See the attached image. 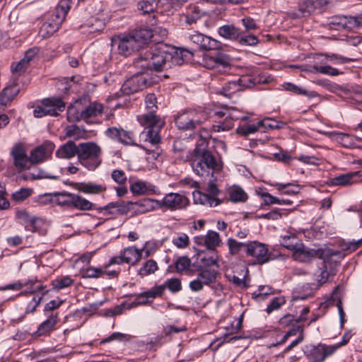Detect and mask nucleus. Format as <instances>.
<instances>
[{"label": "nucleus", "mask_w": 362, "mask_h": 362, "mask_svg": "<svg viewBox=\"0 0 362 362\" xmlns=\"http://www.w3.org/2000/svg\"><path fill=\"white\" fill-rule=\"evenodd\" d=\"M282 125V122L277 121L270 117H267L259 121V126H261L262 132H265L269 129H280Z\"/></svg>", "instance_id": "obj_49"}, {"label": "nucleus", "mask_w": 362, "mask_h": 362, "mask_svg": "<svg viewBox=\"0 0 362 362\" xmlns=\"http://www.w3.org/2000/svg\"><path fill=\"white\" fill-rule=\"evenodd\" d=\"M149 52L151 71L159 72L170 69L173 66L171 61L172 54L170 53L169 48Z\"/></svg>", "instance_id": "obj_11"}, {"label": "nucleus", "mask_w": 362, "mask_h": 362, "mask_svg": "<svg viewBox=\"0 0 362 362\" xmlns=\"http://www.w3.org/2000/svg\"><path fill=\"white\" fill-rule=\"evenodd\" d=\"M175 120V124L179 129L192 131L206 120V115L203 112L188 110L178 113Z\"/></svg>", "instance_id": "obj_6"}, {"label": "nucleus", "mask_w": 362, "mask_h": 362, "mask_svg": "<svg viewBox=\"0 0 362 362\" xmlns=\"http://www.w3.org/2000/svg\"><path fill=\"white\" fill-rule=\"evenodd\" d=\"M334 138L336 142L345 148L356 147V141H358V138L354 136L353 135L342 132L334 133Z\"/></svg>", "instance_id": "obj_39"}, {"label": "nucleus", "mask_w": 362, "mask_h": 362, "mask_svg": "<svg viewBox=\"0 0 362 362\" xmlns=\"http://www.w3.org/2000/svg\"><path fill=\"white\" fill-rule=\"evenodd\" d=\"M78 162L88 170H95L102 163V149L94 142L78 144Z\"/></svg>", "instance_id": "obj_5"}, {"label": "nucleus", "mask_w": 362, "mask_h": 362, "mask_svg": "<svg viewBox=\"0 0 362 362\" xmlns=\"http://www.w3.org/2000/svg\"><path fill=\"white\" fill-rule=\"evenodd\" d=\"M18 92L19 88L16 85L4 88L0 93V108L11 102Z\"/></svg>", "instance_id": "obj_37"}, {"label": "nucleus", "mask_w": 362, "mask_h": 362, "mask_svg": "<svg viewBox=\"0 0 362 362\" xmlns=\"http://www.w3.org/2000/svg\"><path fill=\"white\" fill-rule=\"evenodd\" d=\"M132 339V336L127 334H123L120 332H114L110 334L109 337L101 341V344L108 343L110 341L117 340L119 341H129Z\"/></svg>", "instance_id": "obj_58"}, {"label": "nucleus", "mask_w": 362, "mask_h": 362, "mask_svg": "<svg viewBox=\"0 0 362 362\" xmlns=\"http://www.w3.org/2000/svg\"><path fill=\"white\" fill-rule=\"evenodd\" d=\"M351 16L337 15L328 19L327 28L334 30H351Z\"/></svg>", "instance_id": "obj_24"}, {"label": "nucleus", "mask_w": 362, "mask_h": 362, "mask_svg": "<svg viewBox=\"0 0 362 362\" xmlns=\"http://www.w3.org/2000/svg\"><path fill=\"white\" fill-rule=\"evenodd\" d=\"M202 16V13L196 6L189 8L186 15V23L191 25L197 22Z\"/></svg>", "instance_id": "obj_55"}, {"label": "nucleus", "mask_w": 362, "mask_h": 362, "mask_svg": "<svg viewBox=\"0 0 362 362\" xmlns=\"http://www.w3.org/2000/svg\"><path fill=\"white\" fill-rule=\"evenodd\" d=\"M362 244V238L357 241L354 242H348V243H344L341 244V251L339 250V252H341L343 254H344V257L346 256V252L347 253H351L354 251H356Z\"/></svg>", "instance_id": "obj_61"}, {"label": "nucleus", "mask_w": 362, "mask_h": 362, "mask_svg": "<svg viewBox=\"0 0 362 362\" xmlns=\"http://www.w3.org/2000/svg\"><path fill=\"white\" fill-rule=\"evenodd\" d=\"M150 60V52L146 51L144 53L140 54L134 59V65L136 68L140 69L144 71H151Z\"/></svg>", "instance_id": "obj_41"}, {"label": "nucleus", "mask_w": 362, "mask_h": 362, "mask_svg": "<svg viewBox=\"0 0 362 362\" xmlns=\"http://www.w3.org/2000/svg\"><path fill=\"white\" fill-rule=\"evenodd\" d=\"M105 134L112 139L117 140L125 145H134V135L132 132L126 131L122 128L110 127Z\"/></svg>", "instance_id": "obj_17"}, {"label": "nucleus", "mask_w": 362, "mask_h": 362, "mask_svg": "<svg viewBox=\"0 0 362 362\" xmlns=\"http://www.w3.org/2000/svg\"><path fill=\"white\" fill-rule=\"evenodd\" d=\"M245 117L240 115V112L235 107H229L228 115L224 122L214 125V127L217 132L227 131L231 129L233 126V122L238 119H243Z\"/></svg>", "instance_id": "obj_28"}, {"label": "nucleus", "mask_w": 362, "mask_h": 362, "mask_svg": "<svg viewBox=\"0 0 362 362\" xmlns=\"http://www.w3.org/2000/svg\"><path fill=\"white\" fill-rule=\"evenodd\" d=\"M237 41L240 45L245 46H255L259 43L257 37L254 35L241 34Z\"/></svg>", "instance_id": "obj_60"}, {"label": "nucleus", "mask_w": 362, "mask_h": 362, "mask_svg": "<svg viewBox=\"0 0 362 362\" xmlns=\"http://www.w3.org/2000/svg\"><path fill=\"white\" fill-rule=\"evenodd\" d=\"M146 107L150 110L149 113L138 116V121L141 126L147 129L145 141L154 146L153 149H148L144 146L143 148L148 155H151L153 159H157L160 155L158 145L160 142V131L165 124L164 119L155 114L157 107V98L154 93H148L145 98Z\"/></svg>", "instance_id": "obj_1"}, {"label": "nucleus", "mask_w": 362, "mask_h": 362, "mask_svg": "<svg viewBox=\"0 0 362 362\" xmlns=\"http://www.w3.org/2000/svg\"><path fill=\"white\" fill-rule=\"evenodd\" d=\"M139 49L140 47L130 33L118 37L117 50L119 54L129 56Z\"/></svg>", "instance_id": "obj_19"}, {"label": "nucleus", "mask_w": 362, "mask_h": 362, "mask_svg": "<svg viewBox=\"0 0 362 362\" xmlns=\"http://www.w3.org/2000/svg\"><path fill=\"white\" fill-rule=\"evenodd\" d=\"M103 105L99 103H90L83 110L78 112L74 107H69L67 110V119L70 122L83 120L86 123H92V118L101 115L103 112Z\"/></svg>", "instance_id": "obj_7"}, {"label": "nucleus", "mask_w": 362, "mask_h": 362, "mask_svg": "<svg viewBox=\"0 0 362 362\" xmlns=\"http://www.w3.org/2000/svg\"><path fill=\"white\" fill-rule=\"evenodd\" d=\"M151 84L148 78L141 74H136L126 80L121 87V91L124 95H132L143 90Z\"/></svg>", "instance_id": "obj_13"}, {"label": "nucleus", "mask_w": 362, "mask_h": 362, "mask_svg": "<svg viewBox=\"0 0 362 362\" xmlns=\"http://www.w3.org/2000/svg\"><path fill=\"white\" fill-rule=\"evenodd\" d=\"M158 269L157 262L153 259L147 260L139 271L141 276H147L153 274Z\"/></svg>", "instance_id": "obj_52"}, {"label": "nucleus", "mask_w": 362, "mask_h": 362, "mask_svg": "<svg viewBox=\"0 0 362 362\" xmlns=\"http://www.w3.org/2000/svg\"><path fill=\"white\" fill-rule=\"evenodd\" d=\"M217 271L211 268L202 269L198 274V277L204 284H209L215 281Z\"/></svg>", "instance_id": "obj_48"}, {"label": "nucleus", "mask_w": 362, "mask_h": 362, "mask_svg": "<svg viewBox=\"0 0 362 362\" xmlns=\"http://www.w3.org/2000/svg\"><path fill=\"white\" fill-rule=\"evenodd\" d=\"M74 280L69 276H60L52 281L53 288L56 290H60L71 286Z\"/></svg>", "instance_id": "obj_50"}, {"label": "nucleus", "mask_w": 362, "mask_h": 362, "mask_svg": "<svg viewBox=\"0 0 362 362\" xmlns=\"http://www.w3.org/2000/svg\"><path fill=\"white\" fill-rule=\"evenodd\" d=\"M301 242L295 234H291L281 237V245L293 252Z\"/></svg>", "instance_id": "obj_43"}, {"label": "nucleus", "mask_w": 362, "mask_h": 362, "mask_svg": "<svg viewBox=\"0 0 362 362\" xmlns=\"http://www.w3.org/2000/svg\"><path fill=\"white\" fill-rule=\"evenodd\" d=\"M70 9V6L66 1H62L56 9V18L57 20H64L66 15Z\"/></svg>", "instance_id": "obj_64"}, {"label": "nucleus", "mask_w": 362, "mask_h": 362, "mask_svg": "<svg viewBox=\"0 0 362 362\" xmlns=\"http://www.w3.org/2000/svg\"><path fill=\"white\" fill-rule=\"evenodd\" d=\"M47 115L57 116L58 111L62 112L65 108V103L59 98H45L42 100Z\"/></svg>", "instance_id": "obj_23"}, {"label": "nucleus", "mask_w": 362, "mask_h": 362, "mask_svg": "<svg viewBox=\"0 0 362 362\" xmlns=\"http://www.w3.org/2000/svg\"><path fill=\"white\" fill-rule=\"evenodd\" d=\"M246 255L255 259L252 264L262 265L272 259L267 245L258 241L247 243Z\"/></svg>", "instance_id": "obj_10"}, {"label": "nucleus", "mask_w": 362, "mask_h": 362, "mask_svg": "<svg viewBox=\"0 0 362 362\" xmlns=\"http://www.w3.org/2000/svg\"><path fill=\"white\" fill-rule=\"evenodd\" d=\"M185 160L189 162L193 171L199 177L212 175L221 168L218 160L209 149L207 139L202 136L194 148L187 152Z\"/></svg>", "instance_id": "obj_2"}, {"label": "nucleus", "mask_w": 362, "mask_h": 362, "mask_svg": "<svg viewBox=\"0 0 362 362\" xmlns=\"http://www.w3.org/2000/svg\"><path fill=\"white\" fill-rule=\"evenodd\" d=\"M286 303V299L284 296H278L274 297L270 303L267 305L266 311L268 314H270L274 310H279L281 305Z\"/></svg>", "instance_id": "obj_57"}, {"label": "nucleus", "mask_w": 362, "mask_h": 362, "mask_svg": "<svg viewBox=\"0 0 362 362\" xmlns=\"http://www.w3.org/2000/svg\"><path fill=\"white\" fill-rule=\"evenodd\" d=\"M160 207H165L170 211L182 210L186 209L189 204V199L179 193L170 192L158 201Z\"/></svg>", "instance_id": "obj_12"}, {"label": "nucleus", "mask_w": 362, "mask_h": 362, "mask_svg": "<svg viewBox=\"0 0 362 362\" xmlns=\"http://www.w3.org/2000/svg\"><path fill=\"white\" fill-rule=\"evenodd\" d=\"M293 257L296 260L306 262L317 257L325 263H329L334 257H337V261L344 258V254L330 248H320L317 250L310 249L305 247L301 242L293 252Z\"/></svg>", "instance_id": "obj_4"}, {"label": "nucleus", "mask_w": 362, "mask_h": 362, "mask_svg": "<svg viewBox=\"0 0 362 362\" xmlns=\"http://www.w3.org/2000/svg\"><path fill=\"white\" fill-rule=\"evenodd\" d=\"M32 194L30 188H21L12 194V199L16 202H21L28 199Z\"/></svg>", "instance_id": "obj_59"}, {"label": "nucleus", "mask_w": 362, "mask_h": 362, "mask_svg": "<svg viewBox=\"0 0 362 362\" xmlns=\"http://www.w3.org/2000/svg\"><path fill=\"white\" fill-rule=\"evenodd\" d=\"M99 210L105 211V214L124 215L128 213L130 208L119 202H111L104 207H100Z\"/></svg>", "instance_id": "obj_38"}, {"label": "nucleus", "mask_w": 362, "mask_h": 362, "mask_svg": "<svg viewBox=\"0 0 362 362\" xmlns=\"http://www.w3.org/2000/svg\"><path fill=\"white\" fill-rule=\"evenodd\" d=\"M327 0H303L299 3V11L303 16L313 13H320Z\"/></svg>", "instance_id": "obj_20"}, {"label": "nucleus", "mask_w": 362, "mask_h": 362, "mask_svg": "<svg viewBox=\"0 0 362 362\" xmlns=\"http://www.w3.org/2000/svg\"><path fill=\"white\" fill-rule=\"evenodd\" d=\"M215 52L206 54L204 57V66L207 69H214L219 71L230 69L232 65V58L225 52L216 49Z\"/></svg>", "instance_id": "obj_9"}, {"label": "nucleus", "mask_w": 362, "mask_h": 362, "mask_svg": "<svg viewBox=\"0 0 362 362\" xmlns=\"http://www.w3.org/2000/svg\"><path fill=\"white\" fill-rule=\"evenodd\" d=\"M59 321L58 314H52L43 321L33 333L34 337L49 336L52 332L57 329V325Z\"/></svg>", "instance_id": "obj_22"}, {"label": "nucleus", "mask_w": 362, "mask_h": 362, "mask_svg": "<svg viewBox=\"0 0 362 362\" xmlns=\"http://www.w3.org/2000/svg\"><path fill=\"white\" fill-rule=\"evenodd\" d=\"M78 144L76 145L73 141H68L56 151V156L61 159H71L76 156H78Z\"/></svg>", "instance_id": "obj_26"}, {"label": "nucleus", "mask_w": 362, "mask_h": 362, "mask_svg": "<svg viewBox=\"0 0 362 362\" xmlns=\"http://www.w3.org/2000/svg\"><path fill=\"white\" fill-rule=\"evenodd\" d=\"M52 177L45 172L37 170L35 172L25 173L22 175L24 180H35L43 178Z\"/></svg>", "instance_id": "obj_63"}, {"label": "nucleus", "mask_w": 362, "mask_h": 362, "mask_svg": "<svg viewBox=\"0 0 362 362\" xmlns=\"http://www.w3.org/2000/svg\"><path fill=\"white\" fill-rule=\"evenodd\" d=\"M62 23V20H57L54 23H44L40 29V35L44 38L51 36L58 30Z\"/></svg>", "instance_id": "obj_42"}, {"label": "nucleus", "mask_w": 362, "mask_h": 362, "mask_svg": "<svg viewBox=\"0 0 362 362\" xmlns=\"http://www.w3.org/2000/svg\"><path fill=\"white\" fill-rule=\"evenodd\" d=\"M160 0H144L139 3V9L144 13H157L164 14Z\"/></svg>", "instance_id": "obj_32"}, {"label": "nucleus", "mask_w": 362, "mask_h": 362, "mask_svg": "<svg viewBox=\"0 0 362 362\" xmlns=\"http://www.w3.org/2000/svg\"><path fill=\"white\" fill-rule=\"evenodd\" d=\"M229 199L233 202H245L247 199V195L240 187H235L230 192Z\"/></svg>", "instance_id": "obj_56"}, {"label": "nucleus", "mask_w": 362, "mask_h": 362, "mask_svg": "<svg viewBox=\"0 0 362 362\" xmlns=\"http://www.w3.org/2000/svg\"><path fill=\"white\" fill-rule=\"evenodd\" d=\"M170 53L172 54V64L173 66L176 65H181L185 62H189L192 59L194 52L189 49L185 48H169Z\"/></svg>", "instance_id": "obj_27"}, {"label": "nucleus", "mask_w": 362, "mask_h": 362, "mask_svg": "<svg viewBox=\"0 0 362 362\" xmlns=\"http://www.w3.org/2000/svg\"><path fill=\"white\" fill-rule=\"evenodd\" d=\"M337 257H334L332 261L331 262H329V264H332L333 262L334 263H337V262H339L341 260L339 261H337ZM324 265L323 267H322L320 270V274L317 276V282H318V285L317 286H322V284H324L325 283H326L329 279L331 277V276H334L335 273L334 272H332V271H330V272H328L327 271V264L328 263H325L324 262Z\"/></svg>", "instance_id": "obj_45"}, {"label": "nucleus", "mask_w": 362, "mask_h": 362, "mask_svg": "<svg viewBox=\"0 0 362 362\" xmlns=\"http://www.w3.org/2000/svg\"><path fill=\"white\" fill-rule=\"evenodd\" d=\"M130 189L134 194H144L148 191V187L144 182L136 181L131 185Z\"/></svg>", "instance_id": "obj_62"}, {"label": "nucleus", "mask_w": 362, "mask_h": 362, "mask_svg": "<svg viewBox=\"0 0 362 362\" xmlns=\"http://www.w3.org/2000/svg\"><path fill=\"white\" fill-rule=\"evenodd\" d=\"M359 172H353L346 174H341L336 176L329 180V185L332 186H349L357 182Z\"/></svg>", "instance_id": "obj_29"}, {"label": "nucleus", "mask_w": 362, "mask_h": 362, "mask_svg": "<svg viewBox=\"0 0 362 362\" xmlns=\"http://www.w3.org/2000/svg\"><path fill=\"white\" fill-rule=\"evenodd\" d=\"M243 327V316H241L237 324L234 325L233 323L229 327H226V333L223 334V341L224 342H230L233 341H236L238 339H240L243 338L241 335H236V336H232L235 334L238 333V332L240 330V329Z\"/></svg>", "instance_id": "obj_36"}, {"label": "nucleus", "mask_w": 362, "mask_h": 362, "mask_svg": "<svg viewBox=\"0 0 362 362\" xmlns=\"http://www.w3.org/2000/svg\"><path fill=\"white\" fill-rule=\"evenodd\" d=\"M130 34L140 48L147 44L153 36V30L146 28L136 29Z\"/></svg>", "instance_id": "obj_31"}, {"label": "nucleus", "mask_w": 362, "mask_h": 362, "mask_svg": "<svg viewBox=\"0 0 362 362\" xmlns=\"http://www.w3.org/2000/svg\"><path fill=\"white\" fill-rule=\"evenodd\" d=\"M175 265L177 272H188L191 266V259L187 256L180 257L176 260Z\"/></svg>", "instance_id": "obj_54"}, {"label": "nucleus", "mask_w": 362, "mask_h": 362, "mask_svg": "<svg viewBox=\"0 0 362 362\" xmlns=\"http://www.w3.org/2000/svg\"><path fill=\"white\" fill-rule=\"evenodd\" d=\"M189 38L192 42L204 50L218 49L221 45V42L218 40L197 31L190 35Z\"/></svg>", "instance_id": "obj_16"}, {"label": "nucleus", "mask_w": 362, "mask_h": 362, "mask_svg": "<svg viewBox=\"0 0 362 362\" xmlns=\"http://www.w3.org/2000/svg\"><path fill=\"white\" fill-rule=\"evenodd\" d=\"M106 272V269L103 267H89L86 268L82 272V277L83 278H100L102 277L105 273Z\"/></svg>", "instance_id": "obj_51"}, {"label": "nucleus", "mask_w": 362, "mask_h": 362, "mask_svg": "<svg viewBox=\"0 0 362 362\" xmlns=\"http://www.w3.org/2000/svg\"><path fill=\"white\" fill-rule=\"evenodd\" d=\"M218 33L223 38L233 41H237L242 34L241 30L233 24L221 26Z\"/></svg>", "instance_id": "obj_35"}, {"label": "nucleus", "mask_w": 362, "mask_h": 362, "mask_svg": "<svg viewBox=\"0 0 362 362\" xmlns=\"http://www.w3.org/2000/svg\"><path fill=\"white\" fill-rule=\"evenodd\" d=\"M11 156L13 160V165L18 172L24 170L30 162L29 156L23 144H16L11 148Z\"/></svg>", "instance_id": "obj_15"}, {"label": "nucleus", "mask_w": 362, "mask_h": 362, "mask_svg": "<svg viewBox=\"0 0 362 362\" xmlns=\"http://www.w3.org/2000/svg\"><path fill=\"white\" fill-rule=\"evenodd\" d=\"M75 188L85 194H98L106 191L105 185L93 182H79L75 184Z\"/></svg>", "instance_id": "obj_33"}, {"label": "nucleus", "mask_w": 362, "mask_h": 362, "mask_svg": "<svg viewBox=\"0 0 362 362\" xmlns=\"http://www.w3.org/2000/svg\"><path fill=\"white\" fill-rule=\"evenodd\" d=\"M44 203L50 202L65 209H76L80 211L91 210L94 204L79 194L66 191L45 194Z\"/></svg>", "instance_id": "obj_3"}, {"label": "nucleus", "mask_w": 362, "mask_h": 362, "mask_svg": "<svg viewBox=\"0 0 362 362\" xmlns=\"http://www.w3.org/2000/svg\"><path fill=\"white\" fill-rule=\"evenodd\" d=\"M242 82L243 80L240 78L238 81H228L217 93L230 98L235 93L243 90Z\"/></svg>", "instance_id": "obj_34"}, {"label": "nucleus", "mask_w": 362, "mask_h": 362, "mask_svg": "<svg viewBox=\"0 0 362 362\" xmlns=\"http://www.w3.org/2000/svg\"><path fill=\"white\" fill-rule=\"evenodd\" d=\"M275 187L277 190L283 194H297L300 191L299 185H293L292 183H276Z\"/></svg>", "instance_id": "obj_47"}, {"label": "nucleus", "mask_w": 362, "mask_h": 362, "mask_svg": "<svg viewBox=\"0 0 362 362\" xmlns=\"http://www.w3.org/2000/svg\"><path fill=\"white\" fill-rule=\"evenodd\" d=\"M128 205L132 206L134 215L145 214L153 208L151 199H142L136 202H129Z\"/></svg>", "instance_id": "obj_40"}, {"label": "nucleus", "mask_w": 362, "mask_h": 362, "mask_svg": "<svg viewBox=\"0 0 362 362\" xmlns=\"http://www.w3.org/2000/svg\"><path fill=\"white\" fill-rule=\"evenodd\" d=\"M337 349L334 346H326L324 344L314 346L307 354L311 362H322L325 358L334 353Z\"/></svg>", "instance_id": "obj_21"}, {"label": "nucleus", "mask_w": 362, "mask_h": 362, "mask_svg": "<svg viewBox=\"0 0 362 362\" xmlns=\"http://www.w3.org/2000/svg\"><path fill=\"white\" fill-rule=\"evenodd\" d=\"M156 296H136L134 300L129 299L128 300L115 307L113 310H110L112 315H119L123 310L131 309L139 305H145L150 303L148 298L153 299Z\"/></svg>", "instance_id": "obj_18"}, {"label": "nucleus", "mask_w": 362, "mask_h": 362, "mask_svg": "<svg viewBox=\"0 0 362 362\" xmlns=\"http://www.w3.org/2000/svg\"><path fill=\"white\" fill-rule=\"evenodd\" d=\"M206 193L200 191L193 192V198L195 204H199L209 207L216 206L222 203V200L218 197L221 191L216 184L209 181L206 188Z\"/></svg>", "instance_id": "obj_8"}, {"label": "nucleus", "mask_w": 362, "mask_h": 362, "mask_svg": "<svg viewBox=\"0 0 362 362\" xmlns=\"http://www.w3.org/2000/svg\"><path fill=\"white\" fill-rule=\"evenodd\" d=\"M221 243V238L219 234L213 230H209L205 238L204 245L208 249L214 250Z\"/></svg>", "instance_id": "obj_46"}, {"label": "nucleus", "mask_w": 362, "mask_h": 362, "mask_svg": "<svg viewBox=\"0 0 362 362\" xmlns=\"http://www.w3.org/2000/svg\"><path fill=\"white\" fill-rule=\"evenodd\" d=\"M55 148L50 141H45L41 145L35 147L30 153L29 159L31 164H38L49 159Z\"/></svg>", "instance_id": "obj_14"}, {"label": "nucleus", "mask_w": 362, "mask_h": 362, "mask_svg": "<svg viewBox=\"0 0 362 362\" xmlns=\"http://www.w3.org/2000/svg\"><path fill=\"white\" fill-rule=\"evenodd\" d=\"M228 245L229 248V252L231 255H237L243 249L246 252L247 243H240L233 238H229L228 240Z\"/></svg>", "instance_id": "obj_53"}, {"label": "nucleus", "mask_w": 362, "mask_h": 362, "mask_svg": "<svg viewBox=\"0 0 362 362\" xmlns=\"http://www.w3.org/2000/svg\"><path fill=\"white\" fill-rule=\"evenodd\" d=\"M172 293H176L181 290V282L177 279H170L165 282V284L155 286L150 291H144L140 294H163L166 288Z\"/></svg>", "instance_id": "obj_25"}, {"label": "nucleus", "mask_w": 362, "mask_h": 362, "mask_svg": "<svg viewBox=\"0 0 362 362\" xmlns=\"http://www.w3.org/2000/svg\"><path fill=\"white\" fill-rule=\"evenodd\" d=\"M285 90L292 92L296 95H305L310 98L317 97L318 95L315 91H308L302 87L298 86L292 83H286L284 85Z\"/></svg>", "instance_id": "obj_44"}, {"label": "nucleus", "mask_w": 362, "mask_h": 362, "mask_svg": "<svg viewBox=\"0 0 362 362\" xmlns=\"http://www.w3.org/2000/svg\"><path fill=\"white\" fill-rule=\"evenodd\" d=\"M143 250L144 247L138 250L135 247H129L124 248L120 252L125 263L134 265L141 259Z\"/></svg>", "instance_id": "obj_30"}]
</instances>
